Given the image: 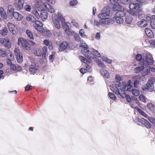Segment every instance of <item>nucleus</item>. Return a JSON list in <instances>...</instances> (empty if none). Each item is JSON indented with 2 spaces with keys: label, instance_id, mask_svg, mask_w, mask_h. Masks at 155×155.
Instances as JSON below:
<instances>
[{
  "label": "nucleus",
  "instance_id": "1",
  "mask_svg": "<svg viewBox=\"0 0 155 155\" xmlns=\"http://www.w3.org/2000/svg\"><path fill=\"white\" fill-rule=\"evenodd\" d=\"M110 12L109 7L107 6L104 7L101 13L98 15L97 17L100 19V21L102 24L110 25L114 23V20L110 18Z\"/></svg>",
  "mask_w": 155,
  "mask_h": 155
},
{
  "label": "nucleus",
  "instance_id": "2",
  "mask_svg": "<svg viewBox=\"0 0 155 155\" xmlns=\"http://www.w3.org/2000/svg\"><path fill=\"white\" fill-rule=\"evenodd\" d=\"M140 64L142 66H139L135 68V72L136 73L141 72V74L144 76L147 74L150 71V66L146 64L144 61H141Z\"/></svg>",
  "mask_w": 155,
  "mask_h": 155
},
{
  "label": "nucleus",
  "instance_id": "3",
  "mask_svg": "<svg viewBox=\"0 0 155 155\" xmlns=\"http://www.w3.org/2000/svg\"><path fill=\"white\" fill-rule=\"evenodd\" d=\"M17 44L23 49L28 50L30 49L29 43L26 39L23 38H20L18 39Z\"/></svg>",
  "mask_w": 155,
  "mask_h": 155
},
{
  "label": "nucleus",
  "instance_id": "4",
  "mask_svg": "<svg viewBox=\"0 0 155 155\" xmlns=\"http://www.w3.org/2000/svg\"><path fill=\"white\" fill-rule=\"evenodd\" d=\"M126 12L124 11L117 12L115 14V19L116 22L118 23H121L124 21L123 17L124 16Z\"/></svg>",
  "mask_w": 155,
  "mask_h": 155
},
{
  "label": "nucleus",
  "instance_id": "5",
  "mask_svg": "<svg viewBox=\"0 0 155 155\" xmlns=\"http://www.w3.org/2000/svg\"><path fill=\"white\" fill-rule=\"evenodd\" d=\"M155 82V78H151L148 81L147 84V90L150 92L153 91V83Z\"/></svg>",
  "mask_w": 155,
  "mask_h": 155
},
{
  "label": "nucleus",
  "instance_id": "6",
  "mask_svg": "<svg viewBox=\"0 0 155 155\" xmlns=\"http://www.w3.org/2000/svg\"><path fill=\"white\" fill-rule=\"evenodd\" d=\"M129 7L130 9H136L138 12H140L142 8L141 5L136 3H130L129 4Z\"/></svg>",
  "mask_w": 155,
  "mask_h": 155
},
{
  "label": "nucleus",
  "instance_id": "7",
  "mask_svg": "<svg viewBox=\"0 0 155 155\" xmlns=\"http://www.w3.org/2000/svg\"><path fill=\"white\" fill-rule=\"evenodd\" d=\"M144 61L146 64L149 65L153 64V60L151 55L149 53H147L146 54L145 59H143V62Z\"/></svg>",
  "mask_w": 155,
  "mask_h": 155
},
{
  "label": "nucleus",
  "instance_id": "8",
  "mask_svg": "<svg viewBox=\"0 0 155 155\" xmlns=\"http://www.w3.org/2000/svg\"><path fill=\"white\" fill-rule=\"evenodd\" d=\"M9 30L11 32L13 35H16L18 32V30L17 28L12 23L8 22L7 24Z\"/></svg>",
  "mask_w": 155,
  "mask_h": 155
},
{
  "label": "nucleus",
  "instance_id": "9",
  "mask_svg": "<svg viewBox=\"0 0 155 155\" xmlns=\"http://www.w3.org/2000/svg\"><path fill=\"white\" fill-rule=\"evenodd\" d=\"M0 43L8 49L11 48L12 47L11 41L8 39L0 38Z\"/></svg>",
  "mask_w": 155,
  "mask_h": 155
},
{
  "label": "nucleus",
  "instance_id": "10",
  "mask_svg": "<svg viewBox=\"0 0 155 155\" xmlns=\"http://www.w3.org/2000/svg\"><path fill=\"white\" fill-rule=\"evenodd\" d=\"M88 48H86L84 50H82V53L83 55L89 59H93L94 56L93 53L91 51H89L87 49Z\"/></svg>",
  "mask_w": 155,
  "mask_h": 155
},
{
  "label": "nucleus",
  "instance_id": "11",
  "mask_svg": "<svg viewBox=\"0 0 155 155\" xmlns=\"http://www.w3.org/2000/svg\"><path fill=\"white\" fill-rule=\"evenodd\" d=\"M52 18L55 27L57 29H60L61 28V26L57 16L55 14H53L52 15Z\"/></svg>",
  "mask_w": 155,
  "mask_h": 155
},
{
  "label": "nucleus",
  "instance_id": "12",
  "mask_svg": "<svg viewBox=\"0 0 155 155\" xmlns=\"http://www.w3.org/2000/svg\"><path fill=\"white\" fill-rule=\"evenodd\" d=\"M34 22H35L33 24L34 28L38 31H40L41 29L43 27L42 24L39 21L35 20Z\"/></svg>",
  "mask_w": 155,
  "mask_h": 155
},
{
  "label": "nucleus",
  "instance_id": "13",
  "mask_svg": "<svg viewBox=\"0 0 155 155\" xmlns=\"http://www.w3.org/2000/svg\"><path fill=\"white\" fill-rule=\"evenodd\" d=\"M119 2V1H118ZM118 2H116V4H114L112 7V9L114 11H124L123 8L118 3Z\"/></svg>",
  "mask_w": 155,
  "mask_h": 155
},
{
  "label": "nucleus",
  "instance_id": "14",
  "mask_svg": "<svg viewBox=\"0 0 155 155\" xmlns=\"http://www.w3.org/2000/svg\"><path fill=\"white\" fill-rule=\"evenodd\" d=\"M143 124L147 128H150L151 127L150 124L146 120L143 118L140 119V122L139 125Z\"/></svg>",
  "mask_w": 155,
  "mask_h": 155
},
{
  "label": "nucleus",
  "instance_id": "15",
  "mask_svg": "<svg viewBox=\"0 0 155 155\" xmlns=\"http://www.w3.org/2000/svg\"><path fill=\"white\" fill-rule=\"evenodd\" d=\"M44 7L48 10V11L51 13H54L55 12L53 8L47 2L44 3Z\"/></svg>",
  "mask_w": 155,
  "mask_h": 155
},
{
  "label": "nucleus",
  "instance_id": "16",
  "mask_svg": "<svg viewBox=\"0 0 155 155\" xmlns=\"http://www.w3.org/2000/svg\"><path fill=\"white\" fill-rule=\"evenodd\" d=\"M139 103L138 100L136 98H134L133 99L132 101L130 103V106L132 108L137 109V108H138L136 106V104L139 105Z\"/></svg>",
  "mask_w": 155,
  "mask_h": 155
},
{
  "label": "nucleus",
  "instance_id": "17",
  "mask_svg": "<svg viewBox=\"0 0 155 155\" xmlns=\"http://www.w3.org/2000/svg\"><path fill=\"white\" fill-rule=\"evenodd\" d=\"M137 24L141 27H145L147 25V21L146 20L143 19L138 21L137 23Z\"/></svg>",
  "mask_w": 155,
  "mask_h": 155
},
{
  "label": "nucleus",
  "instance_id": "18",
  "mask_svg": "<svg viewBox=\"0 0 155 155\" xmlns=\"http://www.w3.org/2000/svg\"><path fill=\"white\" fill-rule=\"evenodd\" d=\"M100 73L101 75L106 78H109L110 75L109 72L106 70L101 69L100 70Z\"/></svg>",
  "mask_w": 155,
  "mask_h": 155
},
{
  "label": "nucleus",
  "instance_id": "19",
  "mask_svg": "<svg viewBox=\"0 0 155 155\" xmlns=\"http://www.w3.org/2000/svg\"><path fill=\"white\" fill-rule=\"evenodd\" d=\"M134 79L135 80L134 82V86L135 87H137V85L139 84L140 82L143 81L142 77L138 76H135Z\"/></svg>",
  "mask_w": 155,
  "mask_h": 155
},
{
  "label": "nucleus",
  "instance_id": "20",
  "mask_svg": "<svg viewBox=\"0 0 155 155\" xmlns=\"http://www.w3.org/2000/svg\"><path fill=\"white\" fill-rule=\"evenodd\" d=\"M68 46V43L66 41H63L61 43L59 48L60 51H63L65 50Z\"/></svg>",
  "mask_w": 155,
  "mask_h": 155
},
{
  "label": "nucleus",
  "instance_id": "21",
  "mask_svg": "<svg viewBox=\"0 0 155 155\" xmlns=\"http://www.w3.org/2000/svg\"><path fill=\"white\" fill-rule=\"evenodd\" d=\"M48 13L45 10H42L40 12V17L42 20L44 21L48 17Z\"/></svg>",
  "mask_w": 155,
  "mask_h": 155
},
{
  "label": "nucleus",
  "instance_id": "22",
  "mask_svg": "<svg viewBox=\"0 0 155 155\" xmlns=\"http://www.w3.org/2000/svg\"><path fill=\"white\" fill-rule=\"evenodd\" d=\"M42 58L44 59H46V55H48V48L46 46H44L42 48Z\"/></svg>",
  "mask_w": 155,
  "mask_h": 155
},
{
  "label": "nucleus",
  "instance_id": "23",
  "mask_svg": "<svg viewBox=\"0 0 155 155\" xmlns=\"http://www.w3.org/2000/svg\"><path fill=\"white\" fill-rule=\"evenodd\" d=\"M0 14L1 16L5 19L7 18V15L4 9L2 7H0Z\"/></svg>",
  "mask_w": 155,
  "mask_h": 155
},
{
  "label": "nucleus",
  "instance_id": "24",
  "mask_svg": "<svg viewBox=\"0 0 155 155\" xmlns=\"http://www.w3.org/2000/svg\"><path fill=\"white\" fill-rule=\"evenodd\" d=\"M145 32L146 35L148 37L152 38L153 37L154 35L153 32L150 29L146 28L145 30Z\"/></svg>",
  "mask_w": 155,
  "mask_h": 155
},
{
  "label": "nucleus",
  "instance_id": "25",
  "mask_svg": "<svg viewBox=\"0 0 155 155\" xmlns=\"http://www.w3.org/2000/svg\"><path fill=\"white\" fill-rule=\"evenodd\" d=\"M25 0H18V1L17 8L20 10L24 8Z\"/></svg>",
  "mask_w": 155,
  "mask_h": 155
},
{
  "label": "nucleus",
  "instance_id": "26",
  "mask_svg": "<svg viewBox=\"0 0 155 155\" xmlns=\"http://www.w3.org/2000/svg\"><path fill=\"white\" fill-rule=\"evenodd\" d=\"M15 18L18 21L21 20L23 18V16L22 15L20 14L17 12H14V16Z\"/></svg>",
  "mask_w": 155,
  "mask_h": 155
},
{
  "label": "nucleus",
  "instance_id": "27",
  "mask_svg": "<svg viewBox=\"0 0 155 155\" xmlns=\"http://www.w3.org/2000/svg\"><path fill=\"white\" fill-rule=\"evenodd\" d=\"M110 89L116 94L119 95V94H120V92L118 87L113 86L112 87L111 86Z\"/></svg>",
  "mask_w": 155,
  "mask_h": 155
},
{
  "label": "nucleus",
  "instance_id": "28",
  "mask_svg": "<svg viewBox=\"0 0 155 155\" xmlns=\"http://www.w3.org/2000/svg\"><path fill=\"white\" fill-rule=\"evenodd\" d=\"M147 106L153 113H155V106L153 104L150 103L147 104Z\"/></svg>",
  "mask_w": 155,
  "mask_h": 155
},
{
  "label": "nucleus",
  "instance_id": "29",
  "mask_svg": "<svg viewBox=\"0 0 155 155\" xmlns=\"http://www.w3.org/2000/svg\"><path fill=\"white\" fill-rule=\"evenodd\" d=\"M0 32L2 35H6L8 32L7 28L6 27H3L0 31Z\"/></svg>",
  "mask_w": 155,
  "mask_h": 155
},
{
  "label": "nucleus",
  "instance_id": "30",
  "mask_svg": "<svg viewBox=\"0 0 155 155\" xmlns=\"http://www.w3.org/2000/svg\"><path fill=\"white\" fill-rule=\"evenodd\" d=\"M137 110L139 113L143 116L144 117L146 118L147 119L149 116L147 115L144 112H143L142 110L139 108H137Z\"/></svg>",
  "mask_w": 155,
  "mask_h": 155
},
{
  "label": "nucleus",
  "instance_id": "31",
  "mask_svg": "<svg viewBox=\"0 0 155 155\" xmlns=\"http://www.w3.org/2000/svg\"><path fill=\"white\" fill-rule=\"evenodd\" d=\"M17 60L18 63H21L23 61L22 56L20 53H17Z\"/></svg>",
  "mask_w": 155,
  "mask_h": 155
},
{
  "label": "nucleus",
  "instance_id": "32",
  "mask_svg": "<svg viewBox=\"0 0 155 155\" xmlns=\"http://www.w3.org/2000/svg\"><path fill=\"white\" fill-rule=\"evenodd\" d=\"M132 20V17L130 15H129V16H126L125 21L127 23L130 24Z\"/></svg>",
  "mask_w": 155,
  "mask_h": 155
},
{
  "label": "nucleus",
  "instance_id": "33",
  "mask_svg": "<svg viewBox=\"0 0 155 155\" xmlns=\"http://www.w3.org/2000/svg\"><path fill=\"white\" fill-rule=\"evenodd\" d=\"M26 19L28 21H31L33 22H34L36 20L35 17L31 15H29L27 16Z\"/></svg>",
  "mask_w": 155,
  "mask_h": 155
},
{
  "label": "nucleus",
  "instance_id": "34",
  "mask_svg": "<svg viewBox=\"0 0 155 155\" xmlns=\"http://www.w3.org/2000/svg\"><path fill=\"white\" fill-rule=\"evenodd\" d=\"M79 33L81 37L84 38H86L87 35L85 34V31L84 30L81 29L79 31Z\"/></svg>",
  "mask_w": 155,
  "mask_h": 155
},
{
  "label": "nucleus",
  "instance_id": "35",
  "mask_svg": "<svg viewBox=\"0 0 155 155\" xmlns=\"http://www.w3.org/2000/svg\"><path fill=\"white\" fill-rule=\"evenodd\" d=\"M41 1L39 0H35L33 2L34 5L37 8L39 7L41 5Z\"/></svg>",
  "mask_w": 155,
  "mask_h": 155
},
{
  "label": "nucleus",
  "instance_id": "36",
  "mask_svg": "<svg viewBox=\"0 0 155 155\" xmlns=\"http://www.w3.org/2000/svg\"><path fill=\"white\" fill-rule=\"evenodd\" d=\"M64 29V30L65 29V32L69 36H71L72 35V33L70 31L68 28L67 26V24L65 26V28Z\"/></svg>",
  "mask_w": 155,
  "mask_h": 155
},
{
  "label": "nucleus",
  "instance_id": "37",
  "mask_svg": "<svg viewBox=\"0 0 155 155\" xmlns=\"http://www.w3.org/2000/svg\"><path fill=\"white\" fill-rule=\"evenodd\" d=\"M91 50L93 52L94 55L98 57H101V55L100 54L97 50L94 48H91Z\"/></svg>",
  "mask_w": 155,
  "mask_h": 155
},
{
  "label": "nucleus",
  "instance_id": "38",
  "mask_svg": "<svg viewBox=\"0 0 155 155\" xmlns=\"http://www.w3.org/2000/svg\"><path fill=\"white\" fill-rule=\"evenodd\" d=\"M138 12L137 11H136L133 10H132L130 9L129 10L128 12L131 15L136 16L138 15L139 14Z\"/></svg>",
  "mask_w": 155,
  "mask_h": 155
},
{
  "label": "nucleus",
  "instance_id": "39",
  "mask_svg": "<svg viewBox=\"0 0 155 155\" xmlns=\"http://www.w3.org/2000/svg\"><path fill=\"white\" fill-rule=\"evenodd\" d=\"M73 36L74 39L78 42L80 41L81 38L79 36V34L75 32H73Z\"/></svg>",
  "mask_w": 155,
  "mask_h": 155
},
{
  "label": "nucleus",
  "instance_id": "40",
  "mask_svg": "<svg viewBox=\"0 0 155 155\" xmlns=\"http://www.w3.org/2000/svg\"><path fill=\"white\" fill-rule=\"evenodd\" d=\"M101 59L103 61H104L108 64H111L112 62L111 59L104 56L101 57Z\"/></svg>",
  "mask_w": 155,
  "mask_h": 155
},
{
  "label": "nucleus",
  "instance_id": "41",
  "mask_svg": "<svg viewBox=\"0 0 155 155\" xmlns=\"http://www.w3.org/2000/svg\"><path fill=\"white\" fill-rule=\"evenodd\" d=\"M26 33L30 39L33 40L34 39L33 36L31 31L29 30H26Z\"/></svg>",
  "mask_w": 155,
  "mask_h": 155
},
{
  "label": "nucleus",
  "instance_id": "42",
  "mask_svg": "<svg viewBox=\"0 0 155 155\" xmlns=\"http://www.w3.org/2000/svg\"><path fill=\"white\" fill-rule=\"evenodd\" d=\"M80 41L81 43V46L83 48V50H84L86 48H88L87 46L84 41L83 40H81Z\"/></svg>",
  "mask_w": 155,
  "mask_h": 155
},
{
  "label": "nucleus",
  "instance_id": "43",
  "mask_svg": "<svg viewBox=\"0 0 155 155\" xmlns=\"http://www.w3.org/2000/svg\"><path fill=\"white\" fill-rule=\"evenodd\" d=\"M136 59L137 61H140V63L141 61H142V55L139 54H137L136 56Z\"/></svg>",
  "mask_w": 155,
  "mask_h": 155
},
{
  "label": "nucleus",
  "instance_id": "44",
  "mask_svg": "<svg viewBox=\"0 0 155 155\" xmlns=\"http://www.w3.org/2000/svg\"><path fill=\"white\" fill-rule=\"evenodd\" d=\"M150 25L152 28L155 29V18H152L151 19Z\"/></svg>",
  "mask_w": 155,
  "mask_h": 155
},
{
  "label": "nucleus",
  "instance_id": "45",
  "mask_svg": "<svg viewBox=\"0 0 155 155\" xmlns=\"http://www.w3.org/2000/svg\"><path fill=\"white\" fill-rule=\"evenodd\" d=\"M35 54L38 56H41V55H42V53L41 50L39 49H37L36 50Z\"/></svg>",
  "mask_w": 155,
  "mask_h": 155
},
{
  "label": "nucleus",
  "instance_id": "46",
  "mask_svg": "<svg viewBox=\"0 0 155 155\" xmlns=\"http://www.w3.org/2000/svg\"><path fill=\"white\" fill-rule=\"evenodd\" d=\"M32 13L35 15V16L37 18H39L40 15L38 11L35 10H34L32 11Z\"/></svg>",
  "mask_w": 155,
  "mask_h": 155
},
{
  "label": "nucleus",
  "instance_id": "47",
  "mask_svg": "<svg viewBox=\"0 0 155 155\" xmlns=\"http://www.w3.org/2000/svg\"><path fill=\"white\" fill-rule=\"evenodd\" d=\"M30 71L32 74H34L38 72L39 71L37 68H35L29 69Z\"/></svg>",
  "mask_w": 155,
  "mask_h": 155
},
{
  "label": "nucleus",
  "instance_id": "48",
  "mask_svg": "<svg viewBox=\"0 0 155 155\" xmlns=\"http://www.w3.org/2000/svg\"><path fill=\"white\" fill-rule=\"evenodd\" d=\"M7 54V51L2 49H0V56L2 57L5 56V54Z\"/></svg>",
  "mask_w": 155,
  "mask_h": 155
},
{
  "label": "nucleus",
  "instance_id": "49",
  "mask_svg": "<svg viewBox=\"0 0 155 155\" xmlns=\"http://www.w3.org/2000/svg\"><path fill=\"white\" fill-rule=\"evenodd\" d=\"M132 94L134 96H137L139 95V91L137 89H133L132 90Z\"/></svg>",
  "mask_w": 155,
  "mask_h": 155
},
{
  "label": "nucleus",
  "instance_id": "50",
  "mask_svg": "<svg viewBox=\"0 0 155 155\" xmlns=\"http://www.w3.org/2000/svg\"><path fill=\"white\" fill-rule=\"evenodd\" d=\"M55 52H53L49 56V60L50 62H53L54 57L55 56Z\"/></svg>",
  "mask_w": 155,
  "mask_h": 155
},
{
  "label": "nucleus",
  "instance_id": "51",
  "mask_svg": "<svg viewBox=\"0 0 155 155\" xmlns=\"http://www.w3.org/2000/svg\"><path fill=\"white\" fill-rule=\"evenodd\" d=\"M101 24H102V23L100 21V19L99 21L97 20H94V25L98 26Z\"/></svg>",
  "mask_w": 155,
  "mask_h": 155
},
{
  "label": "nucleus",
  "instance_id": "52",
  "mask_svg": "<svg viewBox=\"0 0 155 155\" xmlns=\"http://www.w3.org/2000/svg\"><path fill=\"white\" fill-rule=\"evenodd\" d=\"M59 18L60 20H61L62 23L63 27L64 29L65 28V26L67 24L66 23H65V19L62 16L60 17Z\"/></svg>",
  "mask_w": 155,
  "mask_h": 155
},
{
  "label": "nucleus",
  "instance_id": "53",
  "mask_svg": "<svg viewBox=\"0 0 155 155\" xmlns=\"http://www.w3.org/2000/svg\"><path fill=\"white\" fill-rule=\"evenodd\" d=\"M108 95L110 98L113 100H115L116 98V97L114 94L111 92H109Z\"/></svg>",
  "mask_w": 155,
  "mask_h": 155
},
{
  "label": "nucleus",
  "instance_id": "54",
  "mask_svg": "<svg viewBox=\"0 0 155 155\" xmlns=\"http://www.w3.org/2000/svg\"><path fill=\"white\" fill-rule=\"evenodd\" d=\"M140 100L143 102H146L145 98L144 96L143 95H140L139 96Z\"/></svg>",
  "mask_w": 155,
  "mask_h": 155
},
{
  "label": "nucleus",
  "instance_id": "55",
  "mask_svg": "<svg viewBox=\"0 0 155 155\" xmlns=\"http://www.w3.org/2000/svg\"><path fill=\"white\" fill-rule=\"evenodd\" d=\"M14 8L11 5H9L8 6L7 12H14Z\"/></svg>",
  "mask_w": 155,
  "mask_h": 155
},
{
  "label": "nucleus",
  "instance_id": "56",
  "mask_svg": "<svg viewBox=\"0 0 155 155\" xmlns=\"http://www.w3.org/2000/svg\"><path fill=\"white\" fill-rule=\"evenodd\" d=\"M125 86V90L127 91H130L132 90V86H130V85H126Z\"/></svg>",
  "mask_w": 155,
  "mask_h": 155
},
{
  "label": "nucleus",
  "instance_id": "57",
  "mask_svg": "<svg viewBox=\"0 0 155 155\" xmlns=\"http://www.w3.org/2000/svg\"><path fill=\"white\" fill-rule=\"evenodd\" d=\"M97 64L99 66L101 67V68H105L106 67L104 63L101 61H98L97 62Z\"/></svg>",
  "mask_w": 155,
  "mask_h": 155
},
{
  "label": "nucleus",
  "instance_id": "58",
  "mask_svg": "<svg viewBox=\"0 0 155 155\" xmlns=\"http://www.w3.org/2000/svg\"><path fill=\"white\" fill-rule=\"evenodd\" d=\"M147 119L151 123L155 125V118H154L149 117Z\"/></svg>",
  "mask_w": 155,
  "mask_h": 155
},
{
  "label": "nucleus",
  "instance_id": "59",
  "mask_svg": "<svg viewBox=\"0 0 155 155\" xmlns=\"http://www.w3.org/2000/svg\"><path fill=\"white\" fill-rule=\"evenodd\" d=\"M7 14L8 15V18L11 19L14 16V12H7Z\"/></svg>",
  "mask_w": 155,
  "mask_h": 155
},
{
  "label": "nucleus",
  "instance_id": "60",
  "mask_svg": "<svg viewBox=\"0 0 155 155\" xmlns=\"http://www.w3.org/2000/svg\"><path fill=\"white\" fill-rule=\"evenodd\" d=\"M79 58L84 63H86L87 62V60L84 57L79 56Z\"/></svg>",
  "mask_w": 155,
  "mask_h": 155
},
{
  "label": "nucleus",
  "instance_id": "61",
  "mask_svg": "<svg viewBox=\"0 0 155 155\" xmlns=\"http://www.w3.org/2000/svg\"><path fill=\"white\" fill-rule=\"evenodd\" d=\"M45 35L48 37H50L51 35V33L50 31L48 30L45 31Z\"/></svg>",
  "mask_w": 155,
  "mask_h": 155
},
{
  "label": "nucleus",
  "instance_id": "62",
  "mask_svg": "<svg viewBox=\"0 0 155 155\" xmlns=\"http://www.w3.org/2000/svg\"><path fill=\"white\" fill-rule=\"evenodd\" d=\"M77 3L76 0H71L70 4L73 6L75 5Z\"/></svg>",
  "mask_w": 155,
  "mask_h": 155
},
{
  "label": "nucleus",
  "instance_id": "63",
  "mask_svg": "<svg viewBox=\"0 0 155 155\" xmlns=\"http://www.w3.org/2000/svg\"><path fill=\"white\" fill-rule=\"evenodd\" d=\"M24 8L26 11L28 12H30L31 9V7L29 5H25Z\"/></svg>",
  "mask_w": 155,
  "mask_h": 155
},
{
  "label": "nucleus",
  "instance_id": "64",
  "mask_svg": "<svg viewBox=\"0 0 155 155\" xmlns=\"http://www.w3.org/2000/svg\"><path fill=\"white\" fill-rule=\"evenodd\" d=\"M32 87L31 85L28 84L25 87V91H28L32 89Z\"/></svg>",
  "mask_w": 155,
  "mask_h": 155
}]
</instances>
